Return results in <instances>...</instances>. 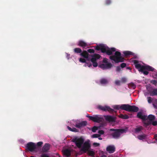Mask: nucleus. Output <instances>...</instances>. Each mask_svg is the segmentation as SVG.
<instances>
[{
  "mask_svg": "<svg viewBox=\"0 0 157 157\" xmlns=\"http://www.w3.org/2000/svg\"><path fill=\"white\" fill-rule=\"evenodd\" d=\"M133 62L136 68L138 69L140 72H142L145 75H147L149 73L148 71H145V70L153 71L155 70L154 68L149 65H141L139 63L138 60H134Z\"/></svg>",
  "mask_w": 157,
  "mask_h": 157,
  "instance_id": "1",
  "label": "nucleus"
},
{
  "mask_svg": "<svg viewBox=\"0 0 157 157\" xmlns=\"http://www.w3.org/2000/svg\"><path fill=\"white\" fill-rule=\"evenodd\" d=\"M113 108L116 109H121L128 112H137L139 110L138 107L135 105H131L128 104H123L120 105H117L114 106Z\"/></svg>",
  "mask_w": 157,
  "mask_h": 157,
  "instance_id": "2",
  "label": "nucleus"
},
{
  "mask_svg": "<svg viewBox=\"0 0 157 157\" xmlns=\"http://www.w3.org/2000/svg\"><path fill=\"white\" fill-rule=\"evenodd\" d=\"M109 59L114 61L116 63L123 62L125 60L124 58L121 56V54L120 52L116 51L114 55L110 56Z\"/></svg>",
  "mask_w": 157,
  "mask_h": 157,
  "instance_id": "3",
  "label": "nucleus"
},
{
  "mask_svg": "<svg viewBox=\"0 0 157 157\" xmlns=\"http://www.w3.org/2000/svg\"><path fill=\"white\" fill-rule=\"evenodd\" d=\"M110 131H114L111 134V136L113 138L115 139H119L121 134L126 132V130L124 129L112 128Z\"/></svg>",
  "mask_w": 157,
  "mask_h": 157,
  "instance_id": "4",
  "label": "nucleus"
},
{
  "mask_svg": "<svg viewBox=\"0 0 157 157\" xmlns=\"http://www.w3.org/2000/svg\"><path fill=\"white\" fill-rule=\"evenodd\" d=\"M101 51L102 53H106L108 55L110 56L113 54V52H115L116 49L114 48H110L102 44Z\"/></svg>",
  "mask_w": 157,
  "mask_h": 157,
  "instance_id": "5",
  "label": "nucleus"
},
{
  "mask_svg": "<svg viewBox=\"0 0 157 157\" xmlns=\"http://www.w3.org/2000/svg\"><path fill=\"white\" fill-rule=\"evenodd\" d=\"M84 139L81 137L80 138L76 137L72 140V141L75 144L78 148H81L82 145L84 143Z\"/></svg>",
  "mask_w": 157,
  "mask_h": 157,
  "instance_id": "6",
  "label": "nucleus"
},
{
  "mask_svg": "<svg viewBox=\"0 0 157 157\" xmlns=\"http://www.w3.org/2000/svg\"><path fill=\"white\" fill-rule=\"evenodd\" d=\"M86 117H88L90 120L94 122L98 123L101 122L103 120V118L101 117L100 115H96L94 117L87 115L86 116Z\"/></svg>",
  "mask_w": 157,
  "mask_h": 157,
  "instance_id": "7",
  "label": "nucleus"
},
{
  "mask_svg": "<svg viewBox=\"0 0 157 157\" xmlns=\"http://www.w3.org/2000/svg\"><path fill=\"white\" fill-rule=\"evenodd\" d=\"M101 56L98 54H94L92 56V58L91 59V61L94 67H96L98 66V63L96 62L97 59H98L101 57Z\"/></svg>",
  "mask_w": 157,
  "mask_h": 157,
  "instance_id": "8",
  "label": "nucleus"
},
{
  "mask_svg": "<svg viewBox=\"0 0 157 157\" xmlns=\"http://www.w3.org/2000/svg\"><path fill=\"white\" fill-rule=\"evenodd\" d=\"M26 149L31 152L35 151L36 148V145L35 144L31 142H29L26 145Z\"/></svg>",
  "mask_w": 157,
  "mask_h": 157,
  "instance_id": "9",
  "label": "nucleus"
},
{
  "mask_svg": "<svg viewBox=\"0 0 157 157\" xmlns=\"http://www.w3.org/2000/svg\"><path fill=\"white\" fill-rule=\"evenodd\" d=\"M98 108L99 109L105 111H108L110 112H113L114 111V110L113 109L107 106L99 105L98 106Z\"/></svg>",
  "mask_w": 157,
  "mask_h": 157,
  "instance_id": "10",
  "label": "nucleus"
},
{
  "mask_svg": "<svg viewBox=\"0 0 157 157\" xmlns=\"http://www.w3.org/2000/svg\"><path fill=\"white\" fill-rule=\"evenodd\" d=\"M90 145L89 142L86 141L84 144L83 147H82L81 150L82 151L86 152L90 148Z\"/></svg>",
  "mask_w": 157,
  "mask_h": 157,
  "instance_id": "11",
  "label": "nucleus"
},
{
  "mask_svg": "<svg viewBox=\"0 0 157 157\" xmlns=\"http://www.w3.org/2000/svg\"><path fill=\"white\" fill-rule=\"evenodd\" d=\"M106 150L109 153H113L115 151V147L113 145H109L106 147Z\"/></svg>",
  "mask_w": 157,
  "mask_h": 157,
  "instance_id": "12",
  "label": "nucleus"
},
{
  "mask_svg": "<svg viewBox=\"0 0 157 157\" xmlns=\"http://www.w3.org/2000/svg\"><path fill=\"white\" fill-rule=\"evenodd\" d=\"M136 116L137 118L143 121H145L147 119V116L143 115V113L141 112H139L138 113Z\"/></svg>",
  "mask_w": 157,
  "mask_h": 157,
  "instance_id": "13",
  "label": "nucleus"
},
{
  "mask_svg": "<svg viewBox=\"0 0 157 157\" xmlns=\"http://www.w3.org/2000/svg\"><path fill=\"white\" fill-rule=\"evenodd\" d=\"M87 124L86 121H82L80 123H77L75 126L78 128H81V127L86 126Z\"/></svg>",
  "mask_w": 157,
  "mask_h": 157,
  "instance_id": "14",
  "label": "nucleus"
},
{
  "mask_svg": "<svg viewBox=\"0 0 157 157\" xmlns=\"http://www.w3.org/2000/svg\"><path fill=\"white\" fill-rule=\"evenodd\" d=\"M50 144L48 143L45 144L42 148V151L43 152H47L50 149Z\"/></svg>",
  "mask_w": 157,
  "mask_h": 157,
  "instance_id": "15",
  "label": "nucleus"
},
{
  "mask_svg": "<svg viewBox=\"0 0 157 157\" xmlns=\"http://www.w3.org/2000/svg\"><path fill=\"white\" fill-rule=\"evenodd\" d=\"M78 45L83 48H84L88 46V44L86 43L82 40H79L78 41Z\"/></svg>",
  "mask_w": 157,
  "mask_h": 157,
  "instance_id": "16",
  "label": "nucleus"
},
{
  "mask_svg": "<svg viewBox=\"0 0 157 157\" xmlns=\"http://www.w3.org/2000/svg\"><path fill=\"white\" fill-rule=\"evenodd\" d=\"M63 154L66 157H69L71 155V151L68 149H66L63 151Z\"/></svg>",
  "mask_w": 157,
  "mask_h": 157,
  "instance_id": "17",
  "label": "nucleus"
},
{
  "mask_svg": "<svg viewBox=\"0 0 157 157\" xmlns=\"http://www.w3.org/2000/svg\"><path fill=\"white\" fill-rule=\"evenodd\" d=\"M105 118L106 121L109 122H113L115 121L114 117L111 116L107 115L105 116Z\"/></svg>",
  "mask_w": 157,
  "mask_h": 157,
  "instance_id": "18",
  "label": "nucleus"
},
{
  "mask_svg": "<svg viewBox=\"0 0 157 157\" xmlns=\"http://www.w3.org/2000/svg\"><path fill=\"white\" fill-rule=\"evenodd\" d=\"M80 55L81 56L85 58H88V57L89 54L85 50L83 51L82 52H81Z\"/></svg>",
  "mask_w": 157,
  "mask_h": 157,
  "instance_id": "19",
  "label": "nucleus"
},
{
  "mask_svg": "<svg viewBox=\"0 0 157 157\" xmlns=\"http://www.w3.org/2000/svg\"><path fill=\"white\" fill-rule=\"evenodd\" d=\"M150 95L151 96H157V89H155L149 92Z\"/></svg>",
  "mask_w": 157,
  "mask_h": 157,
  "instance_id": "20",
  "label": "nucleus"
},
{
  "mask_svg": "<svg viewBox=\"0 0 157 157\" xmlns=\"http://www.w3.org/2000/svg\"><path fill=\"white\" fill-rule=\"evenodd\" d=\"M147 135L144 134L140 135L137 136V138L140 140H143L147 138Z\"/></svg>",
  "mask_w": 157,
  "mask_h": 157,
  "instance_id": "21",
  "label": "nucleus"
},
{
  "mask_svg": "<svg viewBox=\"0 0 157 157\" xmlns=\"http://www.w3.org/2000/svg\"><path fill=\"white\" fill-rule=\"evenodd\" d=\"M100 82L101 84H105L108 83V80L106 78H103L100 80Z\"/></svg>",
  "mask_w": 157,
  "mask_h": 157,
  "instance_id": "22",
  "label": "nucleus"
},
{
  "mask_svg": "<svg viewBox=\"0 0 157 157\" xmlns=\"http://www.w3.org/2000/svg\"><path fill=\"white\" fill-rule=\"evenodd\" d=\"M155 116L150 114L149 115L148 117H147V119H148L150 121H152L154 120H155Z\"/></svg>",
  "mask_w": 157,
  "mask_h": 157,
  "instance_id": "23",
  "label": "nucleus"
},
{
  "mask_svg": "<svg viewBox=\"0 0 157 157\" xmlns=\"http://www.w3.org/2000/svg\"><path fill=\"white\" fill-rule=\"evenodd\" d=\"M67 128L69 131L71 132H78V130L75 128H71L69 126H67Z\"/></svg>",
  "mask_w": 157,
  "mask_h": 157,
  "instance_id": "24",
  "label": "nucleus"
},
{
  "mask_svg": "<svg viewBox=\"0 0 157 157\" xmlns=\"http://www.w3.org/2000/svg\"><path fill=\"white\" fill-rule=\"evenodd\" d=\"M119 117L122 119H127L129 118V116L126 114L123 115V114H121L119 116Z\"/></svg>",
  "mask_w": 157,
  "mask_h": 157,
  "instance_id": "25",
  "label": "nucleus"
},
{
  "mask_svg": "<svg viewBox=\"0 0 157 157\" xmlns=\"http://www.w3.org/2000/svg\"><path fill=\"white\" fill-rule=\"evenodd\" d=\"M143 129V127L141 126H140L139 127L136 128L135 129V132L136 133H139Z\"/></svg>",
  "mask_w": 157,
  "mask_h": 157,
  "instance_id": "26",
  "label": "nucleus"
},
{
  "mask_svg": "<svg viewBox=\"0 0 157 157\" xmlns=\"http://www.w3.org/2000/svg\"><path fill=\"white\" fill-rule=\"evenodd\" d=\"M74 51L75 53H81L82 52V50L79 48H74Z\"/></svg>",
  "mask_w": 157,
  "mask_h": 157,
  "instance_id": "27",
  "label": "nucleus"
},
{
  "mask_svg": "<svg viewBox=\"0 0 157 157\" xmlns=\"http://www.w3.org/2000/svg\"><path fill=\"white\" fill-rule=\"evenodd\" d=\"M123 53L125 56H127L129 55H132V52L128 51H124L123 52Z\"/></svg>",
  "mask_w": 157,
  "mask_h": 157,
  "instance_id": "28",
  "label": "nucleus"
},
{
  "mask_svg": "<svg viewBox=\"0 0 157 157\" xmlns=\"http://www.w3.org/2000/svg\"><path fill=\"white\" fill-rule=\"evenodd\" d=\"M143 123L144 124V126L145 127H146L151 124V122L150 121H148L147 122L143 121Z\"/></svg>",
  "mask_w": 157,
  "mask_h": 157,
  "instance_id": "29",
  "label": "nucleus"
},
{
  "mask_svg": "<svg viewBox=\"0 0 157 157\" xmlns=\"http://www.w3.org/2000/svg\"><path fill=\"white\" fill-rule=\"evenodd\" d=\"M88 154L90 156H93L94 155V153L93 151L88 150Z\"/></svg>",
  "mask_w": 157,
  "mask_h": 157,
  "instance_id": "30",
  "label": "nucleus"
},
{
  "mask_svg": "<svg viewBox=\"0 0 157 157\" xmlns=\"http://www.w3.org/2000/svg\"><path fill=\"white\" fill-rule=\"evenodd\" d=\"M105 64L106 69L110 68L112 67V64L111 63H107Z\"/></svg>",
  "mask_w": 157,
  "mask_h": 157,
  "instance_id": "31",
  "label": "nucleus"
},
{
  "mask_svg": "<svg viewBox=\"0 0 157 157\" xmlns=\"http://www.w3.org/2000/svg\"><path fill=\"white\" fill-rule=\"evenodd\" d=\"M99 67L101 68L102 69H106V64H102L101 65H99Z\"/></svg>",
  "mask_w": 157,
  "mask_h": 157,
  "instance_id": "32",
  "label": "nucleus"
},
{
  "mask_svg": "<svg viewBox=\"0 0 157 157\" xmlns=\"http://www.w3.org/2000/svg\"><path fill=\"white\" fill-rule=\"evenodd\" d=\"M101 135L100 134H95L93 135L91 137L93 138H98L100 137Z\"/></svg>",
  "mask_w": 157,
  "mask_h": 157,
  "instance_id": "33",
  "label": "nucleus"
},
{
  "mask_svg": "<svg viewBox=\"0 0 157 157\" xmlns=\"http://www.w3.org/2000/svg\"><path fill=\"white\" fill-rule=\"evenodd\" d=\"M129 85L134 89H135L136 88V86L135 84L133 83H131L129 84Z\"/></svg>",
  "mask_w": 157,
  "mask_h": 157,
  "instance_id": "34",
  "label": "nucleus"
},
{
  "mask_svg": "<svg viewBox=\"0 0 157 157\" xmlns=\"http://www.w3.org/2000/svg\"><path fill=\"white\" fill-rule=\"evenodd\" d=\"M98 127H97V126H94L92 128V131L94 132H96V131L98 129Z\"/></svg>",
  "mask_w": 157,
  "mask_h": 157,
  "instance_id": "35",
  "label": "nucleus"
},
{
  "mask_svg": "<svg viewBox=\"0 0 157 157\" xmlns=\"http://www.w3.org/2000/svg\"><path fill=\"white\" fill-rule=\"evenodd\" d=\"M111 3V0H105V3L106 5H109Z\"/></svg>",
  "mask_w": 157,
  "mask_h": 157,
  "instance_id": "36",
  "label": "nucleus"
},
{
  "mask_svg": "<svg viewBox=\"0 0 157 157\" xmlns=\"http://www.w3.org/2000/svg\"><path fill=\"white\" fill-rule=\"evenodd\" d=\"M151 124L154 126H155L157 125V121H152L151 122Z\"/></svg>",
  "mask_w": 157,
  "mask_h": 157,
  "instance_id": "37",
  "label": "nucleus"
},
{
  "mask_svg": "<svg viewBox=\"0 0 157 157\" xmlns=\"http://www.w3.org/2000/svg\"><path fill=\"white\" fill-rule=\"evenodd\" d=\"M102 44L100 45L99 46H97L95 48L96 50L99 51L101 50V47Z\"/></svg>",
  "mask_w": 157,
  "mask_h": 157,
  "instance_id": "38",
  "label": "nucleus"
},
{
  "mask_svg": "<svg viewBox=\"0 0 157 157\" xmlns=\"http://www.w3.org/2000/svg\"><path fill=\"white\" fill-rule=\"evenodd\" d=\"M87 51L90 53H94L95 52L94 50L93 49H89L87 50Z\"/></svg>",
  "mask_w": 157,
  "mask_h": 157,
  "instance_id": "39",
  "label": "nucleus"
},
{
  "mask_svg": "<svg viewBox=\"0 0 157 157\" xmlns=\"http://www.w3.org/2000/svg\"><path fill=\"white\" fill-rule=\"evenodd\" d=\"M121 82L124 83L126 82L127 79L126 78L123 77L121 78Z\"/></svg>",
  "mask_w": 157,
  "mask_h": 157,
  "instance_id": "40",
  "label": "nucleus"
},
{
  "mask_svg": "<svg viewBox=\"0 0 157 157\" xmlns=\"http://www.w3.org/2000/svg\"><path fill=\"white\" fill-rule=\"evenodd\" d=\"M152 99L151 97H148L147 98V101L149 103H151L152 102Z\"/></svg>",
  "mask_w": 157,
  "mask_h": 157,
  "instance_id": "41",
  "label": "nucleus"
},
{
  "mask_svg": "<svg viewBox=\"0 0 157 157\" xmlns=\"http://www.w3.org/2000/svg\"><path fill=\"white\" fill-rule=\"evenodd\" d=\"M126 64L125 63H122L121 64V67L122 68H123L124 67H125L126 66Z\"/></svg>",
  "mask_w": 157,
  "mask_h": 157,
  "instance_id": "42",
  "label": "nucleus"
},
{
  "mask_svg": "<svg viewBox=\"0 0 157 157\" xmlns=\"http://www.w3.org/2000/svg\"><path fill=\"white\" fill-rule=\"evenodd\" d=\"M79 61L80 62L82 63H85L86 62V60L85 59L82 58H80Z\"/></svg>",
  "mask_w": 157,
  "mask_h": 157,
  "instance_id": "43",
  "label": "nucleus"
},
{
  "mask_svg": "<svg viewBox=\"0 0 157 157\" xmlns=\"http://www.w3.org/2000/svg\"><path fill=\"white\" fill-rule=\"evenodd\" d=\"M151 83L155 85L157 84V81L155 80H152Z\"/></svg>",
  "mask_w": 157,
  "mask_h": 157,
  "instance_id": "44",
  "label": "nucleus"
},
{
  "mask_svg": "<svg viewBox=\"0 0 157 157\" xmlns=\"http://www.w3.org/2000/svg\"><path fill=\"white\" fill-rule=\"evenodd\" d=\"M116 71L117 72H120L121 71L120 67L119 66H117L116 67Z\"/></svg>",
  "mask_w": 157,
  "mask_h": 157,
  "instance_id": "45",
  "label": "nucleus"
},
{
  "mask_svg": "<svg viewBox=\"0 0 157 157\" xmlns=\"http://www.w3.org/2000/svg\"><path fill=\"white\" fill-rule=\"evenodd\" d=\"M98 133L99 134L103 135L104 134V132L102 130H100L98 131Z\"/></svg>",
  "mask_w": 157,
  "mask_h": 157,
  "instance_id": "46",
  "label": "nucleus"
},
{
  "mask_svg": "<svg viewBox=\"0 0 157 157\" xmlns=\"http://www.w3.org/2000/svg\"><path fill=\"white\" fill-rule=\"evenodd\" d=\"M42 142H39L37 143V145L38 146H40L43 144Z\"/></svg>",
  "mask_w": 157,
  "mask_h": 157,
  "instance_id": "47",
  "label": "nucleus"
},
{
  "mask_svg": "<svg viewBox=\"0 0 157 157\" xmlns=\"http://www.w3.org/2000/svg\"><path fill=\"white\" fill-rule=\"evenodd\" d=\"M41 157H50L47 154H44L40 156Z\"/></svg>",
  "mask_w": 157,
  "mask_h": 157,
  "instance_id": "48",
  "label": "nucleus"
},
{
  "mask_svg": "<svg viewBox=\"0 0 157 157\" xmlns=\"http://www.w3.org/2000/svg\"><path fill=\"white\" fill-rule=\"evenodd\" d=\"M93 145L95 147H98L100 145V144L98 143H94L93 144Z\"/></svg>",
  "mask_w": 157,
  "mask_h": 157,
  "instance_id": "49",
  "label": "nucleus"
},
{
  "mask_svg": "<svg viewBox=\"0 0 157 157\" xmlns=\"http://www.w3.org/2000/svg\"><path fill=\"white\" fill-rule=\"evenodd\" d=\"M120 81L119 80H117L115 81V84L117 85H120Z\"/></svg>",
  "mask_w": 157,
  "mask_h": 157,
  "instance_id": "50",
  "label": "nucleus"
},
{
  "mask_svg": "<svg viewBox=\"0 0 157 157\" xmlns=\"http://www.w3.org/2000/svg\"><path fill=\"white\" fill-rule=\"evenodd\" d=\"M103 62L105 63H107V59L106 58H104L103 60Z\"/></svg>",
  "mask_w": 157,
  "mask_h": 157,
  "instance_id": "51",
  "label": "nucleus"
},
{
  "mask_svg": "<svg viewBox=\"0 0 157 157\" xmlns=\"http://www.w3.org/2000/svg\"><path fill=\"white\" fill-rule=\"evenodd\" d=\"M86 66H87L89 67H90L92 66V64L90 63H86Z\"/></svg>",
  "mask_w": 157,
  "mask_h": 157,
  "instance_id": "52",
  "label": "nucleus"
},
{
  "mask_svg": "<svg viewBox=\"0 0 157 157\" xmlns=\"http://www.w3.org/2000/svg\"><path fill=\"white\" fill-rule=\"evenodd\" d=\"M154 138L156 141V142L157 143V135L156 134L154 135Z\"/></svg>",
  "mask_w": 157,
  "mask_h": 157,
  "instance_id": "53",
  "label": "nucleus"
},
{
  "mask_svg": "<svg viewBox=\"0 0 157 157\" xmlns=\"http://www.w3.org/2000/svg\"><path fill=\"white\" fill-rule=\"evenodd\" d=\"M98 139L99 140H102V138H101V137H98Z\"/></svg>",
  "mask_w": 157,
  "mask_h": 157,
  "instance_id": "54",
  "label": "nucleus"
},
{
  "mask_svg": "<svg viewBox=\"0 0 157 157\" xmlns=\"http://www.w3.org/2000/svg\"><path fill=\"white\" fill-rule=\"evenodd\" d=\"M127 68V69H129V70H131V68H130V67H127V68Z\"/></svg>",
  "mask_w": 157,
  "mask_h": 157,
  "instance_id": "55",
  "label": "nucleus"
},
{
  "mask_svg": "<svg viewBox=\"0 0 157 157\" xmlns=\"http://www.w3.org/2000/svg\"><path fill=\"white\" fill-rule=\"evenodd\" d=\"M29 157H35L34 156H30Z\"/></svg>",
  "mask_w": 157,
  "mask_h": 157,
  "instance_id": "56",
  "label": "nucleus"
},
{
  "mask_svg": "<svg viewBox=\"0 0 157 157\" xmlns=\"http://www.w3.org/2000/svg\"><path fill=\"white\" fill-rule=\"evenodd\" d=\"M155 75L157 76V73Z\"/></svg>",
  "mask_w": 157,
  "mask_h": 157,
  "instance_id": "57",
  "label": "nucleus"
},
{
  "mask_svg": "<svg viewBox=\"0 0 157 157\" xmlns=\"http://www.w3.org/2000/svg\"><path fill=\"white\" fill-rule=\"evenodd\" d=\"M156 114H157V113H156Z\"/></svg>",
  "mask_w": 157,
  "mask_h": 157,
  "instance_id": "58",
  "label": "nucleus"
}]
</instances>
